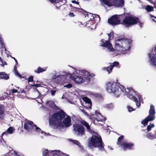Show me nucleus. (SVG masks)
I'll return each instance as SVG.
<instances>
[{
	"instance_id": "774afa93",
	"label": "nucleus",
	"mask_w": 156,
	"mask_h": 156,
	"mask_svg": "<svg viewBox=\"0 0 156 156\" xmlns=\"http://www.w3.org/2000/svg\"><path fill=\"white\" fill-rule=\"evenodd\" d=\"M20 78H22L23 77L20 74V75H19L18 76Z\"/></svg>"
},
{
	"instance_id": "69168bd1",
	"label": "nucleus",
	"mask_w": 156,
	"mask_h": 156,
	"mask_svg": "<svg viewBox=\"0 0 156 156\" xmlns=\"http://www.w3.org/2000/svg\"><path fill=\"white\" fill-rule=\"evenodd\" d=\"M64 155V156H69V155L68 154H66L65 153H62Z\"/></svg>"
},
{
	"instance_id": "603ef678",
	"label": "nucleus",
	"mask_w": 156,
	"mask_h": 156,
	"mask_svg": "<svg viewBox=\"0 0 156 156\" xmlns=\"http://www.w3.org/2000/svg\"><path fill=\"white\" fill-rule=\"evenodd\" d=\"M8 133L7 132V131L4 132L2 134V136H3L5 134L7 135Z\"/></svg>"
},
{
	"instance_id": "bf43d9fd",
	"label": "nucleus",
	"mask_w": 156,
	"mask_h": 156,
	"mask_svg": "<svg viewBox=\"0 0 156 156\" xmlns=\"http://www.w3.org/2000/svg\"><path fill=\"white\" fill-rule=\"evenodd\" d=\"M147 0V1H148L149 2L152 3L153 4V3H153V1H152V0Z\"/></svg>"
},
{
	"instance_id": "5fc2aeb1",
	"label": "nucleus",
	"mask_w": 156,
	"mask_h": 156,
	"mask_svg": "<svg viewBox=\"0 0 156 156\" xmlns=\"http://www.w3.org/2000/svg\"><path fill=\"white\" fill-rule=\"evenodd\" d=\"M11 57L14 60V61H15L16 64H17L18 62H17V60L16 59V58L14 57H12L11 55Z\"/></svg>"
},
{
	"instance_id": "79ce46f5",
	"label": "nucleus",
	"mask_w": 156,
	"mask_h": 156,
	"mask_svg": "<svg viewBox=\"0 0 156 156\" xmlns=\"http://www.w3.org/2000/svg\"><path fill=\"white\" fill-rule=\"evenodd\" d=\"M32 87H41V84H40L36 83V84H34L31 85Z\"/></svg>"
},
{
	"instance_id": "6e6552de",
	"label": "nucleus",
	"mask_w": 156,
	"mask_h": 156,
	"mask_svg": "<svg viewBox=\"0 0 156 156\" xmlns=\"http://www.w3.org/2000/svg\"><path fill=\"white\" fill-rule=\"evenodd\" d=\"M139 21L138 17L132 16H126L123 20L122 24L126 27H129L131 25L136 24Z\"/></svg>"
},
{
	"instance_id": "f257e3e1",
	"label": "nucleus",
	"mask_w": 156,
	"mask_h": 156,
	"mask_svg": "<svg viewBox=\"0 0 156 156\" xmlns=\"http://www.w3.org/2000/svg\"><path fill=\"white\" fill-rule=\"evenodd\" d=\"M50 126L68 127L71 125L70 117L62 110L54 113L49 117Z\"/></svg>"
},
{
	"instance_id": "c756f323",
	"label": "nucleus",
	"mask_w": 156,
	"mask_h": 156,
	"mask_svg": "<svg viewBox=\"0 0 156 156\" xmlns=\"http://www.w3.org/2000/svg\"><path fill=\"white\" fill-rule=\"evenodd\" d=\"M108 34V39L109 40H110L113 39L114 36V32L113 31H112Z\"/></svg>"
},
{
	"instance_id": "f8f14e48",
	"label": "nucleus",
	"mask_w": 156,
	"mask_h": 156,
	"mask_svg": "<svg viewBox=\"0 0 156 156\" xmlns=\"http://www.w3.org/2000/svg\"><path fill=\"white\" fill-rule=\"evenodd\" d=\"M70 77L72 80L74 81L77 83H83L85 81V79H84L83 74V73L82 74H80L78 75H74V74H73V75H71Z\"/></svg>"
},
{
	"instance_id": "393cba45",
	"label": "nucleus",
	"mask_w": 156,
	"mask_h": 156,
	"mask_svg": "<svg viewBox=\"0 0 156 156\" xmlns=\"http://www.w3.org/2000/svg\"><path fill=\"white\" fill-rule=\"evenodd\" d=\"M9 78V74H6L5 72H0V79H4L7 80Z\"/></svg>"
},
{
	"instance_id": "c03bdc74",
	"label": "nucleus",
	"mask_w": 156,
	"mask_h": 156,
	"mask_svg": "<svg viewBox=\"0 0 156 156\" xmlns=\"http://www.w3.org/2000/svg\"><path fill=\"white\" fill-rule=\"evenodd\" d=\"M68 15L70 17H74L75 16L73 12H69L68 14Z\"/></svg>"
},
{
	"instance_id": "7ed1b4c3",
	"label": "nucleus",
	"mask_w": 156,
	"mask_h": 156,
	"mask_svg": "<svg viewBox=\"0 0 156 156\" xmlns=\"http://www.w3.org/2000/svg\"><path fill=\"white\" fill-rule=\"evenodd\" d=\"M119 84L117 83L109 82L106 84V90L109 93H113L116 97H119L122 92L126 91L124 87L122 85L120 87Z\"/></svg>"
},
{
	"instance_id": "4c0bfd02",
	"label": "nucleus",
	"mask_w": 156,
	"mask_h": 156,
	"mask_svg": "<svg viewBox=\"0 0 156 156\" xmlns=\"http://www.w3.org/2000/svg\"><path fill=\"white\" fill-rule=\"evenodd\" d=\"M111 66L110 65L109 66L107 67L106 68V70L108 72L109 74L112 72L113 69L111 68Z\"/></svg>"
},
{
	"instance_id": "a211bd4d",
	"label": "nucleus",
	"mask_w": 156,
	"mask_h": 156,
	"mask_svg": "<svg viewBox=\"0 0 156 156\" xmlns=\"http://www.w3.org/2000/svg\"><path fill=\"white\" fill-rule=\"evenodd\" d=\"M80 123L82 125L85 126L87 129V130L89 133H91L92 132L91 129L89 124L85 121L82 120L80 121Z\"/></svg>"
},
{
	"instance_id": "e2e57ef3",
	"label": "nucleus",
	"mask_w": 156,
	"mask_h": 156,
	"mask_svg": "<svg viewBox=\"0 0 156 156\" xmlns=\"http://www.w3.org/2000/svg\"><path fill=\"white\" fill-rule=\"evenodd\" d=\"M64 4H62V5H61V4L60 3H58L57 4V6H59V5H61L62 6V5H64Z\"/></svg>"
},
{
	"instance_id": "ddd939ff",
	"label": "nucleus",
	"mask_w": 156,
	"mask_h": 156,
	"mask_svg": "<svg viewBox=\"0 0 156 156\" xmlns=\"http://www.w3.org/2000/svg\"><path fill=\"white\" fill-rule=\"evenodd\" d=\"M108 22L109 23L113 26H115L120 24L119 19L116 15L113 16L109 18L108 20Z\"/></svg>"
},
{
	"instance_id": "9d476101",
	"label": "nucleus",
	"mask_w": 156,
	"mask_h": 156,
	"mask_svg": "<svg viewBox=\"0 0 156 156\" xmlns=\"http://www.w3.org/2000/svg\"><path fill=\"white\" fill-rule=\"evenodd\" d=\"M110 41L108 39L107 41H105L104 39H101L100 41V45L102 47L107 48L110 51H115V49L113 48Z\"/></svg>"
},
{
	"instance_id": "13d9d810",
	"label": "nucleus",
	"mask_w": 156,
	"mask_h": 156,
	"mask_svg": "<svg viewBox=\"0 0 156 156\" xmlns=\"http://www.w3.org/2000/svg\"><path fill=\"white\" fill-rule=\"evenodd\" d=\"M14 72H16V71L17 70V68H16V65H15L14 67Z\"/></svg>"
},
{
	"instance_id": "09e8293b",
	"label": "nucleus",
	"mask_w": 156,
	"mask_h": 156,
	"mask_svg": "<svg viewBox=\"0 0 156 156\" xmlns=\"http://www.w3.org/2000/svg\"><path fill=\"white\" fill-rule=\"evenodd\" d=\"M72 3L74 4H79V2H77L75 0H73L72 1Z\"/></svg>"
},
{
	"instance_id": "0eeeda50",
	"label": "nucleus",
	"mask_w": 156,
	"mask_h": 156,
	"mask_svg": "<svg viewBox=\"0 0 156 156\" xmlns=\"http://www.w3.org/2000/svg\"><path fill=\"white\" fill-rule=\"evenodd\" d=\"M24 127L25 129L28 132L31 131L33 130H34L35 127V129L37 132H40L41 131L42 134L43 133H46L35 124H34L33 122L31 121L27 120L24 123Z\"/></svg>"
},
{
	"instance_id": "423d86ee",
	"label": "nucleus",
	"mask_w": 156,
	"mask_h": 156,
	"mask_svg": "<svg viewBox=\"0 0 156 156\" xmlns=\"http://www.w3.org/2000/svg\"><path fill=\"white\" fill-rule=\"evenodd\" d=\"M156 112L154 107V105H151L149 111V115L141 122L142 124L147 125L148 122L153 121L155 119V114Z\"/></svg>"
},
{
	"instance_id": "bb28decb",
	"label": "nucleus",
	"mask_w": 156,
	"mask_h": 156,
	"mask_svg": "<svg viewBox=\"0 0 156 156\" xmlns=\"http://www.w3.org/2000/svg\"><path fill=\"white\" fill-rule=\"evenodd\" d=\"M46 104H48V106L51 108H54L55 106V105L54 102L50 101H47Z\"/></svg>"
},
{
	"instance_id": "49530a36",
	"label": "nucleus",
	"mask_w": 156,
	"mask_h": 156,
	"mask_svg": "<svg viewBox=\"0 0 156 156\" xmlns=\"http://www.w3.org/2000/svg\"><path fill=\"white\" fill-rule=\"evenodd\" d=\"M56 90H51V93L52 96H54L56 93Z\"/></svg>"
},
{
	"instance_id": "5701e85b",
	"label": "nucleus",
	"mask_w": 156,
	"mask_h": 156,
	"mask_svg": "<svg viewBox=\"0 0 156 156\" xmlns=\"http://www.w3.org/2000/svg\"><path fill=\"white\" fill-rule=\"evenodd\" d=\"M92 16V18H90V20H89V21H87V23L86 24L87 27H90L91 28H92V25L94 24L95 23V22L93 21L94 17Z\"/></svg>"
},
{
	"instance_id": "a18cd8bd",
	"label": "nucleus",
	"mask_w": 156,
	"mask_h": 156,
	"mask_svg": "<svg viewBox=\"0 0 156 156\" xmlns=\"http://www.w3.org/2000/svg\"><path fill=\"white\" fill-rule=\"evenodd\" d=\"M95 97L97 98H102V97L101 95H100L98 94H96L95 95Z\"/></svg>"
},
{
	"instance_id": "cd10ccee",
	"label": "nucleus",
	"mask_w": 156,
	"mask_h": 156,
	"mask_svg": "<svg viewBox=\"0 0 156 156\" xmlns=\"http://www.w3.org/2000/svg\"><path fill=\"white\" fill-rule=\"evenodd\" d=\"M61 152L60 151H51L50 153L51 154L52 156H58V153L60 154Z\"/></svg>"
},
{
	"instance_id": "f3484780",
	"label": "nucleus",
	"mask_w": 156,
	"mask_h": 156,
	"mask_svg": "<svg viewBox=\"0 0 156 156\" xmlns=\"http://www.w3.org/2000/svg\"><path fill=\"white\" fill-rule=\"evenodd\" d=\"M92 115L95 116V119L98 121L104 122L106 119L99 112L97 111L95 112V114H93Z\"/></svg>"
},
{
	"instance_id": "864d4df0",
	"label": "nucleus",
	"mask_w": 156,
	"mask_h": 156,
	"mask_svg": "<svg viewBox=\"0 0 156 156\" xmlns=\"http://www.w3.org/2000/svg\"><path fill=\"white\" fill-rule=\"evenodd\" d=\"M63 0H57L56 3H57V4L58 3H61L62 2Z\"/></svg>"
},
{
	"instance_id": "e433bc0d",
	"label": "nucleus",
	"mask_w": 156,
	"mask_h": 156,
	"mask_svg": "<svg viewBox=\"0 0 156 156\" xmlns=\"http://www.w3.org/2000/svg\"><path fill=\"white\" fill-rule=\"evenodd\" d=\"M123 138L124 137L123 136H120L118 138V144H119L120 145V144H121V143H122V142L121 140L123 139Z\"/></svg>"
},
{
	"instance_id": "8fccbe9b",
	"label": "nucleus",
	"mask_w": 156,
	"mask_h": 156,
	"mask_svg": "<svg viewBox=\"0 0 156 156\" xmlns=\"http://www.w3.org/2000/svg\"><path fill=\"white\" fill-rule=\"evenodd\" d=\"M12 93H17V90H16V89H13L12 90Z\"/></svg>"
},
{
	"instance_id": "6e6d98bb",
	"label": "nucleus",
	"mask_w": 156,
	"mask_h": 156,
	"mask_svg": "<svg viewBox=\"0 0 156 156\" xmlns=\"http://www.w3.org/2000/svg\"><path fill=\"white\" fill-rule=\"evenodd\" d=\"M15 73L16 75L18 76L20 74L19 73L18 71L17 70L16 71V72H15Z\"/></svg>"
},
{
	"instance_id": "20e7f679",
	"label": "nucleus",
	"mask_w": 156,
	"mask_h": 156,
	"mask_svg": "<svg viewBox=\"0 0 156 156\" xmlns=\"http://www.w3.org/2000/svg\"><path fill=\"white\" fill-rule=\"evenodd\" d=\"M128 90L127 97L131 100L135 102L136 106L139 107L140 106V103L143 101V98L137 91H135L132 87H129Z\"/></svg>"
},
{
	"instance_id": "6ab92c4d",
	"label": "nucleus",
	"mask_w": 156,
	"mask_h": 156,
	"mask_svg": "<svg viewBox=\"0 0 156 156\" xmlns=\"http://www.w3.org/2000/svg\"><path fill=\"white\" fill-rule=\"evenodd\" d=\"M73 8L74 9H76L77 12H81L85 16V17L86 16L89 17V15L88 13V12L82 9L81 8H77L74 7H73Z\"/></svg>"
},
{
	"instance_id": "aec40b11",
	"label": "nucleus",
	"mask_w": 156,
	"mask_h": 156,
	"mask_svg": "<svg viewBox=\"0 0 156 156\" xmlns=\"http://www.w3.org/2000/svg\"><path fill=\"white\" fill-rule=\"evenodd\" d=\"M142 8L144 9L147 12L154 11V7L149 5H144L142 7Z\"/></svg>"
},
{
	"instance_id": "f704fd0d",
	"label": "nucleus",
	"mask_w": 156,
	"mask_h": 156,
	"mask_svg": "<svg viewBox=\"0 0 156 156\" xmlns=\"http://www.w3.org/2000/svg\"><path fill=\"white\" fill-rule=\"evenodd\" d=\"M105 107L107 108L110 109L112 108L113 107V106L112 104V103H111L108 104H106L105 106Z\"/></svg>"
},
{
	"instance_id": "a878e982",
	"label": "nucleus",
	"mask_w": 156,
	"mask_h": 156,
	"mask_svg": "<svg viewBox=\"0 0 156 156\" xmlns=\"http://www.w3.org/2000/svg\"><path fill=\"white\" fill-rule=\"evenodd\" d=\"M46 67L42 68L40 66H39L37 69L34 71V72L38 73H40L46 71Z\"/></svg>"
},
{
	"instance_id": "0e129e2a",
	"label": "nucleus",
	"mask_w": 156,
	"mask_h": 156,
	"mask_svg": "<svg viewBox=\"0 0 156 156\" xmlns=\"http://www.w3.org/2000/svg\"><path fill=\"white\" fill-rule=\"evenodd\" d=\"M153 5H154V8H155L156 9V3H153Z\"/></svg>"
},
{
	"instance_id": "ea45409f",
	"label": "nucleus",
	"mask_w": 156,
	"mask_h": 156,
	"mask_svg": "<svg viewBox=\"0 0 156 156\" xmlns=\"http://www.w3.org/2000/svg\"><path fill=\"white\" fill-rule=\"evenodd\" d=\"M33 76H31L28 78V82H32L33 81Z\"/></svg>"
},
{
	"instance_id": "39448f33",
	"label": "nucleus",
	"mask_w": 156,
	"mask_h": 156,
	"mask_svg": "<svg viewBox=\"0 0 156 156\" xmlns=\"http://www.w3.org/2000/svg\"><path fill=\"white\" fill-rule=\"evenodd\" d=\"M88 144L90 147H93L95 148H99L100 150H105L102 139L100 136L93 135L90 139H88Z\"/></svg>"
},
{
	"instance_id": "052dcab7",
	"label": "nucleus",
	"mask_w": 156,
	"mask_h": 156,
	"mask_svg": "<svg viewBox=\"0 0 156 156\" xmlns=\"http://www.w3.org/2000/svg\"><path fill=\"white\" fill-rule=\"evenodd\" d=\"M4 99H5V98H4L2 96L1 97H0V100H4Z\"/></svg>"
},
{
	"instance_id": "2f4dec72",
	"label": "nucleus",
	"mask_w": 156,
	"mask_h": 156,
	"mask_svg": "<svg viewBox=\"0 0 156 156\" xmlns=\"http://www.w3.org/2000/svg\"><path fill=\"white\" fill-rule=\"evenodd\" d=\"M50 153L48 149H45L43 152L42 154L43 156H48Z\"/></svg>"
},
{
	"instance_id": "473e14b6",
	"label": "nucleus",
	"mask_w": 156,
	"mask_h": 156,
	"mask_svg": "<svg viewBox=\"0 0 156 156\" xmlns=\"http://www.w3.org/2000/svg\"><path fill=\"white\" fill-rule=\"evenodd\" d=\"M14 129L12 127H9L7 130V132L8 133L11 134H12L14 132Z\"/></svg>"
},
{
	"instance_id": "f03ea898",
	"label": "nucleus",
	"mask_w": 156,
	"mask_h": 156,
	"mask_svg": "<svg viewBox=\"0 0 156 156\" xmlns=\"http://www.w3.org/2000/svg\"><path fill=\"white\" fill-rule=\"evenodd\" d=\"M132 40L126 38L118 39L115 41V48L119 51L129 50Z\"/></svg>"
},
{
	"instance_id": "37998d69",
	"label": "nucleus",
	"mask_w": 156,
	"mask_h": 156,
	"mask_svg": "<svg viewBox=\"0 0 156 156\" xmlns=\"http://www.w3.org/2000/svg\"><path fill=\"white\" fill-rule=\"evenodd\" d=\"M0 60L2 62V66H4L5 65H6V62H3V59H2L1 58H0Z\"/></svg>"
},
{
	"instance_id": "c85d7f7f",
	"label": "nucleus",
	"mask_w": 156,
	"mask_h": 156,
	"mask_svg": "<svg viewBox=\"0 0 156 156\" xmlns=\"http://www.w3.org/2000/svg\"><path fill=\"white\" fill-rule=\"evenodd\" d=\"M51 3H54V5L55 6L56 8L57 9H60V7H61V5H59V6L57 5V3H56L57 0H48Z\"/></svg>"
},
{
	"instance_id": "338daca9",
	"label": "nucleus",
	"mask_w": 156,
	"mask_h": 156,
	"mask_svg": "<svg viewBox=\"0 0 156 156\" xmlns=\"http://www.w3.org/2000/svg\"><path fill=\"white\" fill-rule=\"evenodd\" d=\"M154 51L155 52V54L156 55V46L154 47Z\"/></svg>"
},
{
	"instance_id": "a19ab883",
	"label": "nucleus",
	"mask_w": 156,
	"mask_h": 156,
	"mask_svg": "<svg viewBox=\"0 0 156 156\" xmlns=\"http://www.w3.org/2000/svg\"><path fill=\"white\" fill-rule=\"evenodd\" d=\"M127 108L129 112H130L134 110V109L129 105L127 106Z\"/></svg>"
},
{
	"instance_id": "58836bf2",
	"label": "nucleus",
	"mask_w": 156,
	"mask_h": 156,
	"mask_svg": "<svg viewBox=\"0 0 156 156\" xmlns=\"http://www.w3.org/2000/svg\"><path fill=\"white\" fill-rule=\"evenodd\" d=\"M72 142L73 144L77 145L79 146L80 144V143L77 140H72Z\"/></svg>"
},
{
	"instance_id": "4d7b16f0",
	"label": "nucleus",
	"mask_w": 156,
	"mask_h": 156,
	"mask_svg": "<svg viewBox=\"0 0 156 156\" xmlns=\"http://www.w3.org/2000/svg\"><path fill=\"white\" fill-rule=\"evenodd\" d=\"M82 112L83 113H84V114H86L87 115V114H88V113L86 112L84 110H82Z\"/></svg>"
},
{
	"instance_id": "b1692460",
	"label": "nucleus",
	"mask_w": 156,
	"mask_h": 156,
	"mask_svg": "<svg viewBox=\"0 0 156 156\" xmlns=\"http://www.w3.org/2000/svg\"><path fill=\"white\" fill-rule=\"evenodd\" d=\"M147 134L146 137L150 139H153L156 138V130L154 131L155 134H152V133L146 132Z\"/></svg>"
},
{
	"instance_id": "7c9ffc66",
	"label": "nucleus",
	"mask_w": 156,
	"mask_h": 156,
	"mask_svg": "<svg viewBox=\"0 0 156 156\" xmlns=\"http://www.w3.org/2000/svg\"><path fill=\"white\" fill-rule=\"evenodd\" d=\"M151 61L152 62V64L156 67V55L151 58Z\"/></svg>"
},
{
	"instance_id": "412c9836",
	"label": "nucleus",
	"mask_w": 156,
	"mask_h": 156,
	"mask_svg": "<svg viewBox=\"0 0 156 156\" xmlns=\"http://www.w3.org/2000/svg\"><path fill=\"white\" fill-rule=\"evenodd\" d=\"M82 99L86 104H88V107L91 108L92 106V102L90 99L87 97H83Z\"/></svg>"
},
{
	"instance_id": "2eb2a0df",
	"label": "nucleus",
	"mask_w": 156,
	"mask_h": 156,
	"mask_svg": "<svg viewBox=\"0 0 156 156\" xmlns=\"http://www.w3.org/2000/svg\"><path fill=\"white\" fill-rule=\"evenodd\" d=\"M81 73L83 74L84 78L88 81H90L91 79H93L95 76V75L93 74H90L89 72L85 70H82Z\"/></svg>"
},
{
	"instance_id": "4468645a",
	"label": "nucleus",
	"mask_w": 156,
	"mask_h": 156,
	"mask_svg": "<svg viewBox=\"0 0 156 156\" xmlns=\"http://www.w3.org/2000/svg\"><path fill=\"white\" fill-rule=\"evenodd\" d=\"M74 130L78 132V135L82 136L85 134V129L83 126L76 124L74 126Z\"/></svg>"
},
{
	"instance_id": "9b49d317",
	"label": "nucleus",
	"mask_w": 156,
	"mask_h": 156,
	"mask_svg": "<svg viewBox=\"0 0 156 156\" xmlns=\"http://www.w3.org/2000/svg\"><path fill=\"white\" fill-rule=\"evenodd\" d=\"M68 74L66 73L65 75H53L51 78L52 80L56 83L60 84L62 83L66 79V77L68 76Z\"/></svg>"
},
{
	"instance_id": "3c124183",
	"label": "nucleus",
	"mask_w": 156,
	"mask_h": 156,
	"mask_svg": "<svg viewBox=\"0 0 156 156\" xmlns=\"http://www.w3.org/2000/svg\"><path fill=\"white\" fill-rule=\"evenodd\" d=\"M139 23V25L140 26V27H142L143 23L140 22V21L139 20V21L137 22V23Z\"/></svg>"
},
{
	"instance_id": "680f3d73",
	"label": "nucleus",
	"mask_w": 156,
	"mask_h": 156,
	"mask_svg": "<svg viewBox=\"0 0 156 156\" xmlns=\"http://www.w3.org/2000/svg\"><path fill=\"white\" fill-rule=\"evenodd\" d=\"M150 16L151 17L154 18L156 19V16L152 15H151Z\"/></svg>"
},
{
	"instance_id": "dca6fc26",
	"label": "nucleus",
	"mask_w": 156,
	"mask_h": 156,
	"mask_svg": "<svg viewBox=\"0 0 156 156\" xmlns=\"http://www.w3.org/2000/svg\"><path fill=\"white\" fill-rule=\"evenodd\" d=\"M120 145L122 147L123 149L126 150L127 149L131 150L133 149V147L134 146V144L133 143H130L127 142H122L120 144Z\"/></svg>"
},
{
	"instance_id": "72a5a7b5",
	"label": "nucleus",
	"mask_w": 156,
	"mask_h": 156,
	"mask_svg": "<svg viewBox=\"0 0 156 156\" xmlns=\"http://www.w3.org/2000/svg\"><path fill=\"white\" fill-rule=\"evenodd\" d=\"M154 125L153 124H151L150 125H148L147 126V132L151 130V129L154 127Z\"/></svg>"
},
{
	"instance_id": "de8ad7c7",
	"label": "nucleus",
	"mask_w": 156,
	"mask_h": 156,
	"mask_svg": "<svg viewBox=\"0 0 156 156\" xmlns=\"http://www.w3.org/2000/svg\"><path fill=\"white\" fill-rule=\"evenodd\" d=\"M66 86L68 88H71L72 86V84H70V83H69V84H67Z\"/></svg>"
},
{
	"instance_id": "c9c22d12",
	"label": "nucleus",
	"mask_w": 156,
	"mask_h": 156,
	"mask_svg": "<svg viewBox=\"0 0 156 156\" xmlns=\"http://www.w3.org/2000/svg\"><path fill=\"white\" fill-rule=\"evenodd\" d=\"M119 65V63L117 62H115L112 63V64L110 65L111 66V68L113 69L114 67H117Z\"/></svg>"
},
{
	"instance_id": "1a4fd4ad",
	"label": "nucleus",
	"mask_w": 156,
	"mask_h": 156,
	"mask_svg": "<svg viewBox=\"0 0 156 156\" xmlns=\"http://www.w3.org/2000/svg\"><path fill=\"white\" fill-rule=\"evenodd\" d=\"M105 5L110 7L114 6L117 7H122L124 5V0H101Z\"/></svg>"
},
{
	"instance_id": "4be33fe9",
	"label": "nucleus",
	"mask_w": 156,
	"mask_h": 156,
	"mask_svg": "<svg viewBox=\"0 0 156 156\" xmlns=\"http://www.w3.org/2000/svg\"><path fill=\"white\" fill-rule=\"evenodd\" d=\"M5 115L4 106L0 104V119H3Z\"/></svg>"
}]
</instances>
